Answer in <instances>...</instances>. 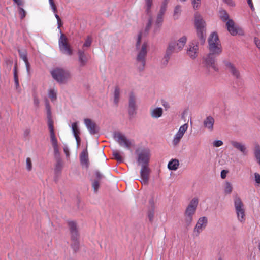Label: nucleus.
<instances>
[{
	"label": "nucleus",
	"mask_w": 260,
	"mask_h": 260,
	"mask_svg": "<svg viewBox=\"0 0 260 260\" xmlns=\"http://www.w3.org/2000/svg\"><path fill=\"white\" fill-rule=\"evenodd\" d=\"M59 48L61 52L64 54L71 56L73 54V51L68 43V39L64 35L61 33L60 38L58 41Z\"/></svg>",
	"instance_id": "obj_10"
},
{
	"label": "nucleus",
	"mask_w": 260,
	"mask_h": 260,
	"mask_svg": "<svg viewBox=\"0 0 260 260\" xmlns=\"http://www.w3.org/2000/svg\"><path fill=\"white\" fill-rule=\"evenodd\" d=\"M95 175L96 177V179L94 180H98L100 181V180L103 177V175L98 171L95 172Z\"/></svg>",
	"instance_id": "obj_55"
},
{
	"label": "nucleus",
	"mask_w": 260,
	"mask_h": 260,
	"mask_svg": "<svg viewBox=\"0 0 260 260\" xmlns=\"http://www.w3.org/2000/svg\"><path fill=\"white\" fill-rule=\"evenodd\" d=\"M208 42V44L216 43L217 42L218 43H221L217 33L215 32L211 34L209 37Z\"/></svg>",
	"instance_id": "obj_33"
},
{
	"label": "nucleus",
	"mask_w": 260,
	"mask_h": 260,
	"mask_svg": "<svg viewBox=\"0 0 260 260\" xmlns=\"http://www.w3.org/2000/svg\"><path fill=\"white\" fill-rule=\"evenodd\" d=\"M19 14L21 19H23L25 17V11L22 8H19Z\"/></svg>",
	"instance_id": "obj_56"
},
{
	"label": "nucleus",
	"mask_w": 260,
	"mask_h": 260,
	"mask_svg": "<svg viewBox=\"0 0 260 260\" xmlns=\"http://www.w3.org/2000/svg\"><path fill=\"white\" fill-rule=\"evenodd\" d=\"M162 105L166 109H168L170 107L169 104L167 102H163Z\"/></svg>",
	"instance_id": "obj_62"
},
{
	"label": "nucleus",
	"mask_w": 260,
	"mask_h": 260,
	"mask_svg": "<svg viewBox=\"0 0 260 260\" xmlns=\"http://www.w3.org/2000/svg\"><path fill=\"white\" fill-rule=\"evenodd\" d=\"M187 42V37L183 36L178 40H171L168 48L173 52H179L183 50Z\"/></svg>",
	"instance_id": "obj_8"
},
{
	"label": "nucleus",
	"mask_w": 260,
	"mask_h": 260,
	"mask_svg": "<svg viewBox=\"0 0 260 260\" xmlns=\"http://www.w3.org/2000/svg\"><path fill=\"white\" fill-rule=\"evenodd\" d=\"M168 3V0H164L161 5L160 10L159 11V13L165 14V12L167 9V4Z\"/></svg>",
	"instance_id": "obj_45"
},
{
	"label": "nucleus",
	"mask_w": 260,
	"mask_h": 260,
	"mask_svg": "<svg viewBox=\"0 0 260 260\" xmlns=\"http://www.w3.org/2000/svg\"><path fill=\"white\" fill-rule=\"evenodd\" d=\"M215 123L214 118L211 116H207L203 121L204 127L209 132H212L214 129Z\"/></svg>",
	"instance_id": "obj_24"
},
{
	"label": "nucleus",
	"mask_w": 260,
	"mask_h": 260,
	"mask_svg": "<svg viewBox=\"0 0 260 260\" xmlns=\"http://www.w3.org/2000/svg\"><path fill=\"white\" fill-rule=\"evenodd\" d=\"M53 78L60 84H65L71 79L70 72L61 68H56L51 71Z\"/></svg>",
	"instance_id": "obj_3"
},
{
	"label": "nucleus",
	"mask_w": 260,
	"mask_h": 260,
	"mask_svg": "<svg viewBox=\"0 0 260 260\" xmlns=\"http://www.w3.org/2000/svg\"><path fill=\"white\" fill-rule=\"evenodd\" d=\"M120 90L119 87H116L113 94V102L115 105H117L120 100Z\"/></svg>",
	"instance_id": "obj_35"
},
{
	"label": "nucleus",
	"mask_w": 260,
	"mask_h": 260,
	"mask_svg": "<svg viewBox=\"0 0 260 260\" xmlns=\"http://www.w3.org/2000/svg\"><path fill=\"white\" fill-rule=\"evenodd\" d=\"M164 14L158 13L155 20V25L158 27L161 26L164 20Z\"/></svg>",
	"instance_id": "obj_41"
},
{
	"label": "nucleus",
	"mask_w": 260,
	"mask_h": 260,
	"mask_svg": "<svg viewBox=\"0 0 260 260\" xmlns=\"http://www.w3.org/2000/svg\"><path fill=\"white\" fill-rule=\"evenodd\" d=\"M149 43L142 39V32L137 37L136 44V64L139 71L144 70L146 64V57L149 51Z\"/></svg>",
	"instance_id": "obj_1"
},
{
	"label": "nucleus",
	"mask_w": 260,
	"mask_h": 260,
	"mask_svg": "<svg viewBox=\"0 0 260 260\" xmlns=\"http://www.w3.org/2000/svg\"><path fill=\"white\" fill-rule=\"evenodd\" d=\"M49 5L51 8L52 10L55 14V17H56L57 19V28L59 29L60 32H61V30L60 29V27L62 26V24L61 21V19L59 17V16L56 14L57 12V8L56 7L53 2V0H49Z\"/></svg>",
	"instance_id": "obj_25"
},
{
	"label": "nucleus",
	"mask_w": 260,
	"mask_h": 260,
	"mask_svg": "<svg viewBox=\"0 0 260 260\" xmlns=\"http://www.w3.org/2000/svg\"><path fill=\"white\" fill-rule=\"evenodd\" d=\"M194 25L197 36L201 41L204 42L206 36V22L198 12L194 14Z\"/></svg>",
	"instance_id": "obj_6"
},
{
	"label": "nucleus",
	"mask_w": 260,
	"mask_h": 260,
	"mask_svg": "<svg viewBox=\"0 0 260 260\" xmlns=\"http://www.w3.org/2000/svg\"><path fill=\"white\" fill-rule=\"evenodd\" d=\"M223 143L221 140H215L213 142V145L215 147H219L223 145Z\"/></svg>",
	"instance_id": "obj_52"
},
{
	"label": "nucleus",
	"mask_w": 260,
	"mask_h": 260,
	"mask_svg": "<svg viewBox=\"0 0 260 260\" xmlns=\"http://www.w3.org/2000/svg\"><path fill=\"white\" fill-rule=\"evenodd\" d=\"M18 52H19L20 57L25 62L27 72H29V63L28 62V60L27 59V53L26 50L25 49L19 50Z\"/></svg>",
	"instance_id": "obj_28"
},
{
	"label": "nucleus",
	"mask_w": 260,
	"mask_h": 260,
	"mask_svg": "<svg viewBox=\"0 0 260 260\" xmlns=\"http://www.w3.org/2000/svg\"><path fill=\"white\" fill-rule=\"evenodd\" d=\"M228 173V171L225 170H223L221 171V174H220V176H221V178H222V179H224L226 178V174Z\"/></svg>",
	"instance_id": "obj_57"
},
{
	"label": "nucleus",
	"mask_w": 260,
	"mask_h": 260,
	"mask_svg": "<svg viewBox=\"0 0 260 260\" xmlns=\"http://www.w3.org/2000/svg\"><path fill=\"white\" fill-rule=\"evenodd\" d=\"M198 51V44L192 41L188 44L186 50L187 55L192 59H194L197 56Z\"/></svg>",
	"instance_id": "obj_16"
},
{
	"label": "nucleus",
	"mask_w": 260,
	"mask_h": 260,
	"mask_svg": "<svg viewBox=\"0 0 260 260\" xmlns=\"http://www.w3.org/2000/svg\"><path fill=\"white\" fill-rule=\"evenodd\" d=\"M137 109L136 96L133 93H131L128 100V112L130 115H134L136 113Z\"/></svg>",
	"instance_id": "obj_20"
},
{
	"label": "nucleus",
	"mask_w": 260,
	"mask_h": 260,
	"mask_svg": "<svg viewBox=\"0 0 260 260\" xmlns=\"http://www.w3.org/2000/svg\"><path fill=\"white\" fill-rule=\"evenodd\" d=\"M78 60L80 66H85L88 61V57L85 54L84 52L81 50H79L78 51Z\"/></svg>",
	"instance_id": "obj_27"
},
{
	"label": "nucleus",
	"mask_w": 260,
	"mask_h": 260,
	"mask_svg": "<svg viewBox=\"0 0 260 260\" xmlns=\"http://www.w3.org/2000/svg\"><path fill=\"white\" fill-rule=\"evenodd\" d=\"M70 127L72 129V133L76 141L77 147H78L81 142V139L80 137V131L78 126V122L72 123L70 125Z\"/></svg>",
	"instance_id": "obj_19"
},
{
	"label": "nucleus",
	"mask_w": 260,
	"mask_h": 260,
	"mask_svg": "<svg viewBox=\"0 0 260 260\" xmlns=\"http://www.w3.org/2000/svg\"><path fill=\"white\" fill-rule=\"evenodd\" d=\"M191 1L194 9H197L200 7L201 0H191Z\"/></svg>",
	"instance_id": "obj_50"
},
{
	"label": "nucleus",
	"mask_w": 260,
	"mask_h": 260,
	"mask_svg": "<svg viewBox=\"0 0 260 260\" xmlns=\"http://www.w3.org/2000/svg\"><path fill=\"white\" fill-rule=\"evenodd\" d=\"M68 225L71 233V239L73 241L72 246L73 248L76 250L79 247V235L77 230L76 223L73 221H69Z\"/></svg>",
	"instance_id": "obj_9"
},
{
	"label": "nucleus",
	"mask_w": 260,
	"mask_h": 260,
	"mask_svg": "<svg viewBox=\"0 0 260 260\" xmlns=\"http://www.w3.org/2000/svg\"><path fill=\"white\" fill-rule=\"evenodd\" d=\"M46 108L47 112V117H51V108L48 103V102L46 103Z\"/></svg>",
	"instance_id": "obj_53"
},
{
	"label": "nucleus",
	"mask_w": 260,
	"mask_h": 260,
	"mask_svg": "<svg viewBox=\"0 0 260 260\" xmlns=\"http://www.w3.org/2000/svg\"><path fill=\"white\" fill-rule=\"evenodd\" d=\"M149 216L150 219L151 220V219L153 218V215H149Z\"/></svg>",
	"instance_id": "obj_64"
},
{
	"label": "nucleus",
	"mask_w": 260,
	"mask_h": 260,
	"mask_svg": "<svg viewBox=\"0 0 260 260\" xmlns=\"http://www.w3.org/2000/svg\"><path fill=\"white\" fill-rule=\"evenodd\" d=\"M215 55L212 53L209 54L203 58L204 62L207 68H211L216 72L219 71L218 66L216 63Z\"/></svg>",
	"instance_id": "obj_12"
},
{
	"label": "nucleus",
	"mask_w": 260,
	"mask_h": 260,
	"mask_svg": "<svg viewBox=\"0 0 260 260\" xmlns=\"http://www.w3.org/2000/svg\"><path fill=\"white\" fill-rule=\"evenodd\" d=\"M247 3L250 8L253 10L254 9V6L252 2V0H247Z\"/></svg>",
	"instance_id": "obj_61"
},
{
	"label": "nucleus",
	"mask_w": 260,
	"mask_h": 260,
	"mask_svg": "<svg viewBox=\"0 0 260 260\" xmlns=\"http://www.w3.org/2000/svg\"><path fill=\"white\" fill-rule=\"evenodd\" d=\"M208 222L207 218L206 217H200L194 228L193 233L196 236H199L200 234L206 228Z\"/></svg>",
	"instance_id": "obj_14"
},
{
	"label": "nucleus",
	"mask_w": 260,
	"mask_h": 260,
	"mask_svg": "<svg viewBox=\"0 0 260 260\" xmlns=\"http://www.w3.org/2000/svg\"><path fill=\"white\" fill-rule=\"evenodd\" d=\"M57 90L55 86L50 87L48 89L47 94L52 102H54L57 98Z\"/></svg>",
	"instance_id": "obj_29"
},
{
	"label": "nucleus",
	"mask_w": 260,
	"mask_h": 260,
	"mask_svg": "<svg viewBox=\"0 0 260 260\" xmlns=\"http://www.w3.org/2000/svg\"><path fill=\"white\" fill-rule=\"evenodd\" d=\"M50 141L53 146L54 154L56 156L59 154L58 142L55 137V133L50 134Z\"/></svg>",
	"instance_id": "obj_26"
},
{
	"label": "nucleus",
	"mask_w": 260,
	"mask_h": 260,
	"mask_svg": "<svg viewBox=\"0 0 260 260\" xmlns=\"http://www.w3.org/2000/svg\"><path fill=\"white\" fill-rule=\"evenodd\" d=\"M92 43V39L91 37L88 36L85 40V41L83 44L84 47H89L90 46Z\"/></svg>",
	"instance_id": "obj_51"
},
{
	"label": "nucleus",
	"mask_w": 260,
	"mask_h": 260,
	"mask_svg": "<svg viewBox=\"0 0 260 260\" xmlns=\"http://www.w3.org/2000/svg\"><path fill=\"white\" fill-rule=\"evenodd\" d=\"M252 180L256 187H260V174L259 173L255 172L253 173Z\"/></svg>",
	"instance_id": "obj_38"
},
{
	"label": "nucleus",
	"mask_w": 260,
	"mask_h": 260,
	"mask_svg": "<svg viewBox=\"0 0 260 260\" xmlns=\"http://www.w3.org/2000/svg\"><path fill=\"white\" fill-rule=\"evenodd\" d=\"M63 168V162L60 159H58L55 167V171L56 173L60 172Z\"/></svg>",
	"instance_id": "obj_43"
},
{
	"label": "nucleus",
	"mask_w": 260,
	"mask_h": 260,
	"mask_svg": "<svg viewBox=\"0 0 260 260\" xmlns=\"http://www.w3.org/2000/svg\"><path fill=\"white\" fill-rule=\"evenodd\" d=\"M140 170V181L143 184H147L151 173V170L149 167V165H141Z\"/></svg>",
	"instance_id": "obj_15"
},
{
	"label": "nucleus",
	"mask_w": 260,
	"mask_h": 260,
	"mask_svg": "<svg viewBox=\"0 0 260 260\" xmlns=\"http://www.w3.org/2000/svg\"><path fill=\"white\" fill-rule=\"evenodd\" d=\"M223 2L230 7H234L235 4L233 0H223Z\"/></svg>",
	"instance_id": "obj_54"
},
{
	"label": "nucleus",
	"mask_w": 260,
	"mask_h": 260,
	"mask_svg": "<svg viewBox=\"0 0 260 260\" xmlns=\"http://www.w3.org/2000/svg\"><path fill=\"white\" fill-rule=\"evenodd\" d=\"M181 13V6H178V5L176 6L175 7L174 10L173 15V19L174 20L178 19L180 16Z\"/></svg>",
	"instance_id": "obj_39"
},
{
	"label": "nucleus",
	"mask_w": 260,
	"mask_h": 260,
	"mask_svg": "<svg viewBox=\"0 0 260 260\" xmlns=\"http://www.w3.org/2000/svg\"><path fill=\"white\" fill-rule=\"evenodd\" d=\"M100 186V181L98 180H93L92 183V187L95 193L98 191Z\"/></svg>",
	"instance_id": "obj_47"
},
{
	"label": "nucleus",
	"mask_w": 260,
	"mask_h": 260,
	"mask_svg": "<svg viewBox=\"0 0 260 260\" xmlns=\"http://www.w3.org/2000/svg\"><path fill=\"white\" fill-rule=\"evenodd\" d=\"M174 52L171 50L170 49L167 47L165 54L161 60V63L162 65L166 66L168 64L171 58V55Z\"/></svg>",
	"instance_id": "obj_32"
},
{
	"label": "nucleus",
	"mask_w": 260,
	"mask_h": 260,
	"mask_svg": "<svg viewBox=\"0 0 260 260\" xmlns=\"http://www.w3.org/2000/svg\"><path fill=\"white\" fill-rule=\"evenodd\" d=\"M223 63L226 71L231 73L232 75L236 78L240 77V73L233 63L228 60H224Z\"/></svg>",
	"instance_id": "obj_17"
},
{
	"label": "nucleus",
	"mask_w": 260,
	"mask_h": 260,
	"mask_svg": "<svg viewBox=\"0 0 260 260\" xmlns=\"http://www.w3.org/2000/svg\"><path fill=\"white\" fill-rule=\"evenodd\" d=\"M220 17L223 21H228L230 19L228 14L224 10L220 11Z\"/></svg>",
	"instance_id": "obj_46"
},
{
	"label": "nucleus",
	"mask_w": 260,
	"mask_h": 260,
	"mask_svg": "<svg viewBox=\"0 0 260 260\" xmlns=\"http://www.w3.org/2000/svg\"><path fill=\"white\" fill-rule=\"evenodd\" d=\"M254 156L258 164L260 165V147L258 145L255 147Z\"/></svg>",
	"instance_id": "obj_42"
},
{
	"label": "nucleus",
	"mask_w": 260,
	"mask_h": 260,
	"mask_svg": "<svg viewBox=\"0 0 260 260\" xmlns=\"http://www.w3.org/2000/svg\"><path fill=\"white\" fill-rule=\"evenodd\" d=\"M113 158L116 159L117 161L121 162L123 161V158L121 153L115 150H113L112 152Z\"/></svg>",
	"instance_id": "obj_40"
},
{
	"label": "nucleus",
	"mask_w": 260,
	"mask_h": 260,
	"mask_svg": "<svg viewBox=\"0 0 260 260\" xmlns=\"http://www.w3.org/2000/svg\"><path fill=\"white\" fill-rule=\"evenodd\" d=\"M226 26L228 31L232 36H236L237 34L243 35L244 34L243 30L237 26L232 19L228 20L226 23Z\"/></svg>",
	"instance_id": "obj_13"
},
{
	"label": "nucleus",
	"mask_w": 260,
	"mask_h": 260,
	"mask_svg": "<svg viewBox=\"0 0 260 260\" xmlns=\"http://www.w3.org/2000/svg\"><path fill=\"white\" fill-rule=\"evenodd\" d=\"M208 49L209 53L214 54L215 56H218L222 52V47L221 43L208 44Z\"/></svg>",
	"instance_id": "obj_22"
},
{
	"label": "nucleus",
	"mask_w": 260,
	"mask_h": 260,
	"mask_svg": "<svg viewBox=\"0 0 260 260\" xmlns=\"http://www.w3.org/2000/svg\"><path fill=\"white\" fill-rule=\"evenodd\" d=\"M254 43L257 46V48L260 49V41L258 38H254Z\"/></svg>",
	"instance_id": "obj_58"
},
{
	"label": "nucleus",
	"mask_w": 260,
	"mask_h": 260,
	"mask_svg": "<svg viewBox=\"0 0 260 260\" xmlns=\"http://www.w3.org/2000/svg\"><path fill=\"white\" fill-rule=\"evenodd\" d=\"M145 12L147 15H151V9L153 4V0H145Z\"/></svg>",
	"instance_id": "obj_37"
},
{
	"label": "nucleus",
	"mask_w": 260,
	"mask_h": 260,
	"mask_svg": "<svg viewBox=\"0 0 260 260\" xmlns=\"http://www.w3.org/2000/svg\"><path fill=\"white\" fill-rule=\"evenodd\" d=\"M18 6H22L23 4V0H13Z\"/></svg>",
	"instance_id": "obj_60"
},
{
	"label": "nucleus",
	"mask_w": 260,
	"mask_h": 260,
	"mask_svg": "<svg viewBox=\"0 0 260 260\" xmlns=\"http://www.w3.org/2000/svg\"><path fill=\"white\" fill-rule=\"evenodd\" d=\"M233 185L230 182L226 181L223 185V191L225 194H230L233 191Z\"/></svg>",
	"instance_id": "obj_34"
},
{
	"label": "nucleus",
	"mask_w": 260,
	"mask_h": 260,
	"mask_svg": "<svg viewBox=\"0 0 260 260\" xmlns=\"http://www.w3.org/2000/svg\"><path fill=\"white\" fill-rule=\"evenodd\" d=\"M26 168L27 171H30L32 170V161L30 158L27 157L26 159Z\"/></svg>",
	"instance_id": "obj_48"
},
{
	"label": "nucleus",
	"mask_w": 260,
	"mask_h": 260,
	"mask_svg": "<svg viewBox=\"0 0 260 260\" xmlns=\"http://www.w3.org/2000/svg\"><path fill=\"white\" fill-rule=\"evenodd\" d=\"M179 161L177 159H171L168 164V169L171 171L177 170L179 166Z\"/></svg>",
	"instance_id": "obj_30"
},
{
	"label": "nucleus",
	"mask_w": 260,
	"mask_h": 260,
	"mask_svg": "<svg viewBox=\"0 0 260 260\" xmlns=\"http://www.w3.org/2000/svg\"><path fill=\"white\" fill-rule=\"evenodd\" d=\"M39 103H40V102H39V99L35 97L34 98V105L38 107L39 106Z\"/></svg>",
	"instance_id": "obj_59"
},
{
	"label": "nucleus",
	"mask_w": 260,
	"mask_h": 260,
	"mask_svg": "<svg viewBox=\"0 0 260 260\" xmlns=\"http://www.w3.org/2000/svg\"><path fill=\"white\" fill-rule=\"evenodd\" d=\"M199 201L197 198H193L187 206L184 214V221L187 225L191 224L193 217L198 205Z\"/></svg>",
	"instance_id": "obj_5"
},
{
	"label": "nucleus",
	"mask_w": 260,
	"mask_h": 260,
	"mask_svg": "<svg viewBox=\"0 0 260 260\" xmlns=\"http://www.w3.org/2000/svg\"><path fill=\"white\" fill-rule=\"evenodd\" d=\"M84 123L91 135H94L99 132V127L92 120L89 118H85L84 120Z\"/></svg>",
	"instance_id": "obj_18"
},
{
	"label": "nucleus",
	"mask_w": 260,
	"mask_h": 260,
	"mask_svg": "<svg viewBox=\"0 0 260 260\" xmlns=\"http://www.w3.org/2000/svg\"><path fill=\"white\" fill-rule=\"evenodd\" d=\"M136 160L140 166L149 165L151 156V152L148 147H140L136 150Z\"/></svg>",
	"instance_id": "obj_4"
},
{
	"label": "nucleus",
	"mask_w": 260,
	"mask_h": 260,
	"mask_svg": "<svg viewBox=\"0 0 260 260\" xmlns=\"http://www.w3.org/2000/svg\"><path fill=\"white\" fill-rule=\"evenodd\" d=\"M188 128V125L187 123L183 124L179 127L172 139V144L174 146L178 145Z\"/></svg>",
	"instance_id": "obj_11"
},
{
	"label": "nucleus",
	"mask_w": 260,
	"mask_h": 260,
	"mask_svg": "<svg viewBox=\"0 0 260 260\" xmlns=\"http://www.w3.org/2000/svg\"><path fill=\"white\" fill-rule=\"evenodd\" d=\"M230 143L234 148L240 151L243 155H247L248 150L244 143L235 140L231 141Z\"/></svg>",
	"instance_id": "obj_21"
},
{
	"label": "nucleus",
	"mask_w": 260,
	"mask_h": 260,
	"mask_svg": "<svg viewBox=\"0 0 260 260\" xmlns=\"http://www.w3.org/2000/svg\"><path fill=\"white\" fill-rule=\"evenodd\" d=\"M14 82L16 85V87L19 86V81L18 77L17 74V69H16V64L14 67Z\"/></svg>",
	"instance_id": "obj_49"
},
{
	"label": "nucleus",
	"mask_w": 260,
	"mask_h": 260,
	"mask_svg": "<svg viewBox=\"0 0 260 260\" xmlns=\"http://www.w3.org/2000/svg\"><path fill=\"white\" fill-rule=\"evenodd\" d=\"M164 113L163 109L161 107H152L150 109V116L154 119H158L162 117Z\"/></svg>",
	"instance_id": "obj_23"
},
{
	"label": "nucleus",
	"mask_w": 260,
	"mask_h": 260,
	"mask_svg": "<svg viewBox=\"0 0 260 260\" xmlns=\"http://www.w3.org/2000/svg\"><path fill=\"white\" fill-rule=\"evenodd\" d=\"M234 207L237 220L243 223L246 220V207L240 197L236 196L234 199Z\"/></svg>",
	"instance_id": "obj_2"
},
{
	"label": "nucleus",
	"mask_w": 260,
	"mask_h": 260,
	"mask_svg": "<svg viewBox=\"0 0 260 260\" xmlns=\"http://www.w3.org/2000/svg\"><path fill=\"white\" fill-rule=\"evenodd\" d=\"M80 160L82 165L87 166L88 161V154L86 148L83 150V151L81 152L80 156Z\"/></svg>",
	"instance_id": "obj_31"
},
{
	"label": "nucleus",
	"mask_w": 260,
	"mask_h": 260,
	"mask_svg": "<svg viewBox=\"0 0 260 260\" xmlns=\"http://www.w3.org/2000/svg\"><path fill=\"white\" fill-rule=\"evenodd\" d=\"M48 117V128L50 131V134H54V129H53V121L52 120L51 117Z\"/></svg>",
	"instance_id": "obj_44"
},
{
	"label": "nucleus",
	"mask_w": 260,
	"mask_h": 260,
	"mask_svg": "<svg viewBox=\"0 0 260 260\" xmlns=\"http://www.w3.org/2000/svg\"><path fill=\"white\" fill-rule=\"evenodd\" d=\"M114 138L120 146L127 149H130L135 146V142L133 140L128 139L120 133H115Z\"/></svg>",
	"instance_id": "obj_7"
},
{
	"label": "nucleus",
	"mask_w": 260,
	"mask_h": 260,
	"mask_svg": "<svg viewBox=\"0 0 260 260\" xmlns=\"http://www.w3.org/2000/svg\"><path fill=\"white\" fill-rule=\"evenodd\" d=\"M64 152L66 155L67 156H68L69 155V151L67 147H64L63 149Z\"/></svg>",
	"instance_id": "obj_63"
},
{
	"label": "nucleus",
	"mask_w": 260,
	"mask_h": 260,
	"mask_svg": "<svg viewBox=\"0 0 260 260\" xmlns=\"http://www.w3.org/2000/svg\"><path fill=\"white\" fill-rule=\"evenodd\" d=\"M152 20L153 19L151 15H148V20L144 27V31L145 34H147L150 29L152 26Z\"/></svg>",
	"instance_id": "obj_36"
}]
</instances>
